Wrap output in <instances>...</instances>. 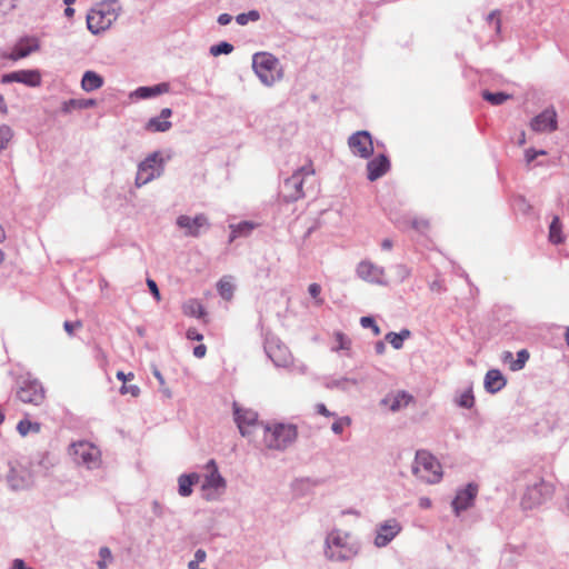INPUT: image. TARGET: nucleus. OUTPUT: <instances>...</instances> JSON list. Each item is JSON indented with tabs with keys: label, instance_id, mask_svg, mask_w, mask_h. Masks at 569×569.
Masks as SVG:
<instances>
[{
	"label": "nucleus",
	"instance_id": "c03bdc74",
	"mask_svg": "<svg viewBox=\"0 0 569 569\" xmlns=\"http://www.w3.org/2000/svg\"><path fill=\"white\" fill-rule=\"evenodd\" d=\"M70 106L72 108L86 109L96 106V100L93 99H81V100H70Z\"/></svg>",
	"mask_w": 569,
	"mask_h": 569
},
{
	"label": "nucleus",
	"instance_id": "58836bf2",
	"mask_svg": "<svg viewBox=\"0 0 569 569\" xmlns=\"http://www.w3.org/2000/svg\"><path fill=\"white\" fill-rule=\"evenodd\" d=\"M457 403L466 409H470L475 405V397L471 389H467L457 399Z\"/></svg>",
	"mask_w": 569,
	"mask_h": 569
},
{
	"label": "nucleus",
	"instance_id": "a211bd4d",
	"mask_svg": "<svg viewBox=\"0 0 569 569\" xmlns=\"http://www.w3.org/2000/svg\"><path fill=\"white\" fill-rule=\"evenodd\" d=\"M206 469L208 471V475L206 476L204 481L202 483V489L204 491L210 489H213L216 491L223 490L226 488V481L219 473L216 461L210 460L206 465Z\"/></svg>",
	"mask_w": 569,
	"mask_h": 569
},
{
	"label": "nucleus",
	"instance_id": "5701e85b",
	"mask_svg": "<svg viewBox=\"0 0 569 569\" xmlns=\"http://www.w3.org/2000/svg\"><path fill=\"white\" fill-rule=\"evenodd\" d=\"M507 383L506 378L498 369H491L486 373L485 388L490 393L500 391Z\"/></svg>",
	"mask_w": 569,
	"mask_h": 569
},
{
	"label": "nucleus",
	"instance_id": "6e6d98bb",
	"mask_svg": "<svg viewBox=\"0 0 569 569\" xmlns=\"http://www.w3.org/2000/svg\"><path fill=\"white\" fill-rule=\"evenodd\" d=\"M116 376L123 383L131 381L134 378V375L132 372L124 373L123 371H118Z\"/></svg>",
	"mask_w": 569,
	"mask_h": 569
},
{
	"label": "nucleus",
	"instance_id": "a878e982",
	"mask_svg": "<svg viewBox=\"0 0 569 569\" xmlns=\"http://www.w3.org/2000/svg\"><path fill=\"white\" fill-rule=\"evenodd\" d=\"M169 91L168 83H159L153 87H140L136 90V96L140 99H148L151 97H156L162 93H167Z\"/></svg>",
	"mask_w": 569,
	"mask_h": 569
},
{
	"label": "nucleus",
	"instance_id": "7ed1b4c3",
	"mask_svg": "<svg viewBox=\"0 0 569 569\" xmlns=\"http://www.w3.org/2000/svg\"><path fill=\"white\" fill-rule=\"evenodd\" d=\"M252 67L259 79L267 86L273 84L282 77L278 59L270 53H256L252 59Z\"/></svg>",
	"mask_w": 569,
	"mask_h": 569
},
{
	"label": "nucleus",
	"instance_id": "f03ea898",
	"mask_svg": "<svg viewBox=\"0 0 569 569\" xmlns=\"http://www.w3.org/2000/svg\"><path fill=\"white\" fill-rule=\"evenodd\" d=\"M120 7L117 1H103L94 6L87 14L88 29L98 34L108 30L118 19Z\"/></svg>",
	"mask_w": 569,
	"mask_h": 569
},
{
	"label": "nucleus",
	"instance_id": "72a5a7b5",
	"mask_svg": "<svg viewBox=\"0 0 569 569\" xmlns=\"http://www.w3.org/2000/svg\"><path fill=\"white\" fill-rule=\"evenodd\" d=\"M549 240L555 243H561L563 238L561 236V223L558 217H555L549 227Z\"/></svg>",
	"mask_w": 569,
	"mask_h": 569
},
{
	"label": "nucleus",
	"instance_id": "e433bc0d",
	"mask_svg": "<svg viewBox=\"0 0 569 569\" xmlns=\"http://www.w3.org/2000/svg\"><path fill=\"white\" fill-rule=\"evenodd\" d=\"M13 138L12 129L7 124L0 126V152L4 150Z\"/></svg>",
	"mask_w": 569,
	"mask_h": 569
},
{
	"label": "nucleus",
	"instance_id": "c85d7f7f",
	"mask_svg": "<svg viewBox=\"0 0 569 569\" xmlns=\"http://www.w3.org/2000/svg\"><path fill=\"white\" fill-rule=\"evenodd\" d=\"M199 481V475L197 473H190V475H182L179 477V493L182 497H188L192 492V486L196 485Z\"/></svg>",
	"mask_w": 569,
	"mask_h": 569
},
{
	"label": "nucleus",
	"instance_id": "2f4dec72",
	"mask_svg": "<svg viewBox=\"0 0 569 569\" xmlns=\"http://www.w3.org/2000/svg\"><path fill=\"white\" fill-rule=\"evenodd\" d=\"M481 96L492 106H500L511 98L510 94L505 92H490L488 90L482 91Z\"/></svg>",
	"mask_w": 569,
	"mask_h": 569
},
{
	"label": "nucleus",
	"instance_id": "4468645a",
	"mask_svg": "<svg viewBox=\"0 0 569 569\" xmlns=\"http://www.w3.org/2000/svg\"><path fill=\"white\" fill-rule=\"evenodd\" d=\"M20 82L29 87H38L41 84V76L37 70H20L6 73L1 77V83Z\"/></svg>",
	"mask_w": 569,
	"mask_h": 569
},
{
	"label": "nucleus",
	"instance_id": "b1692460",
	"mask_svg": "<svg viewBox=\"0 0 569 569\" xmlns=\"http://www.w3.org/2000/svg\"><path fill=\"white\" fill-rule=\"evenodd\" d=\"M103 86V78L96 73L94 71H86L82 80H81V88L87 91H93Z\"/></svg>",
	"mask_w": 569,
	"mask_h": 569
},
{
	"label": "nucleus",
	"instance_id": "f3484780",
	"mask_svg": "<svg viewBox=\"0 0 569 569\" xmlns=\"http://www.w3.org/2000/svg\"><path fill=\"white\" fill-rule=\"evenodd\" d=\"M478 493V486L469 483L465 489L457 492L456 498L452 501V507L456 513L463 511L472 506L473 500Z\"/></svg>",
	"mask_w": 569,
	"mask_h": 569
},
{
	"label": "nucleus",
	"instance_id": "0e129e2a",
	"mask_svg": "<svg viewBox=\"0 0 569 569\" xmlns=\"http://www.w3.org/2000/svg\"><path fill=\"white\" fill-rule=\"evenodd\" d=\"M13 569H28L26 563L23 562V560L21 559H16L13 561Z\"/></svg>",
	"mask_w": 569,
	"mask_h": 569
},
{
	"label": "nucleus",
	"instance_id": "1a4fd4ad",
	"mask_svg": "<svg viewBox=\"0 0 569 569\" xmlns=\"http://www.w3.org/2000/svg\"><path fill=\"white\" fill-rule=\"evenodd\" d=\"M9 472L7 475V481L13 490H22L29 488L33 478L29 467L18 460H11L8 462Z\"/></svg>",
	"mask_w": 569,
	"mask_h": 569
},
{
	"label": "nucleus",
	"instance_id": "4c0bfd02",
	"mask_svg": "<svg viewBox=\"0 0 569 569\" xmlns=\"http://www.w3.org/2000/svg\"><path fill=\"white\" fill-rule=\"evenodd\" d=\"M529 359V352L526 349H521L517 352V359L510 363V370H521Z\"/></svg>",
	"mask_w": 569,
	"mask_h": 569
},
{
	"label": "nucleus",
	"instance_id": "2eb2a0df",
	"mask_svg": "<svg viewBox=\"0 0 569 569\" xmlns=\"http://www.w3.org/2000/svg\"><path fill=\"white\" fill-rule=\"evenodd\" d=\"M530 127L536 132H547L553 131L557 128V113L552 109H546L538 116H536L531 122Z\"/></svg>",
	"mask_w": 569,
	"mask_h": 569
},
{
	"label": "nucleus",
	"instance_id": "5fc2aeb1",
	"mask_svg": "<svg viewBox=\"0 0 569 569\" xmlns=\"http://www.w3.org/2000/svg\"><path fill=\"white\" fill-rule=\"evenodd\" d=\"M336 339L339 343L337 349H347V348H349V346L351 343L350 340L346 341L343 335L340 332L336 333Z\"/></svg>",
	"mask_w": 569,
	"mask_h": 569
},
{
	"label": "nucleus",
	"instance_id": "aec40b11",
	"mask_svg": "<svg viewBox=\"0 0 569 569\" xmlns=\"http://www.w3.org/2000/svg\"><path fill=\"white\" fill-rule=\"evenodd\" d=\"M171 114L172 110L170 108L162 109L158 117L149 119L144 127L146 130L149 132H166L170 130L172 123L168 119Z\"/></svg>",
	"mask_w": 569,
	"mask_h": 569
},
{
	"label": "nucleus",
	"instance_id": "c9c22d12",
	"mask_svg": "<svg viewBox=\"0 0 569 569\" xmlns=\"http://www.w3.org/2000/svg\"><path fill=\"white\" fill-rule=\"evenodd\" d=\"M233 290L234 286L229 279L223 278L218 282V292L223 299L231 300Z\"/></svg>",
	"mask_w": 569,
	"mask_h": 569
},
{
	"label": "nucleus",
	"instance_id": "69168bd1",
	"mask_svg": "<svg viewBox=\"0 0 569 569\" xmlns=\"http://www.w3.org/2000/svg\"><path fill=\"white\" fill-rule=\"evenodd\" d=\"M419 505H420V507H422V508H429V507L431 506V501H430V499H429V498H421V499L419 500Z\"/></svg>",
	"mask_w": 569,
	"mask_h": 569
},
{
	"label": "nucleus",
	"instance_id": "412c9836",
	"mask_svg": "<svg viewBox=\"0 0 569 569\" xmlns=\"http://www.w3.org/2000/svg\"><path fill=\"white\" fill-rule=\"evenodd\" d=\"M39 44L38 40L33 38L21 39L12 49L11 53L8 56L10 60H19L29 56L32 51L38 50Z\"/></svg>",
	"mask_w": 569,
	"mask_h": 569
},
{
	"label": "nucleus",
	"instance_id": "8fccbe9b",
	"mask_svg": "<svg viewBox=\"0 0 569 569\" xmlns=\"http://www.w3.org/2000/svg\"><path fill=\"white\" fill-rule=\"evenodd\" d=\"M63 327L68 335L72 336L76 329H80L82 327V323L81 321H64Z\"/></svg>",
	"mask_w": 569,
	"mask_h": 569
},
{
	"label": "nucleus",
	"instance_id": "393cba45",
	"mask_svg": "<svg viewBox=\"0 0 569 569\" xmlns=\"http://www.w3.org/2000/svg\"><path fill=\"white\" fill-rule=\"evenodd\" d=\"M412 400V397L406 392H398L393 396L387 397L383 400L385 405H388L390 410L397 411L401 408L409 405V402Z\"/></svg>",
	"mask_w": 569,
	"mask_h": 569
},
{
	"label": "nucleus",
	"instance_id": "6ab92c4d",
	"mask_svg": "<svg viewBox=\"0 0 569 569\" xmlns=\"http://www.w3.org/2000/svg\"><path fill=\"white\" fill-rule=\"evenodd\" d=\"M390 169V161L385 154H380L367 164V176L370 181H375L386 174Z\"/></svg>",
	"mask_w": 569,
	"mask_h": 569
},
{
	"label": "nucleus",
	"instance_id": "13d9d810",
	"mask_svg": "<svg viewBox=\"0 0 569 569\" xmlns=\"http://www.w3.org/2000/svg\"><path fill=\"white\" fill-rule=\"evenodd\" d=\"M316 411H317V413L325 416V417L331 416V412L327 409V407L323 403H318L316 406Z\"/></svg>",
	"mask_w": 569,
	"mask_h": 569
},
{
	"label": "nucleus",
	"instance_id": "f257e3e1",
	"mask_svg": "<svg viewBox=\"0 0 569 569\" xmlns=\"http://www.w3.org/2000/svg\"><path fill=\"white\" fill-rule=\"evenodd\" d=\"M261 430L262 443L268 449L283 450L298 437L297 427L290 423L264 425Z\"/></svg>",
	"mask_w": 569,
	"mask_h": 569
},
{
	"label": "nucleus",
	"instance_id": "052dcab7",
	"mask_svg": "<svg viewBox=\"0 0 569 569\" xmlns=\"http://www.w3.org/2000/svg\"><path fill=\"white\" fill-rule=\"evenodd\" d=\"M206 559V551L202 549H198L194 553V560L197 562H202Z\"/></svg>",
	"mask_w": 569,
	"mask_h": 569
},
{
	"label": "nucleus",
	"instance_id": "f8f14e48",
	"mask_svg": "<svg viewBox=\"0 0 569 569\" xmlns=\"http://www.w3.org/2000/svg\"><path fill=\"white\" fill-rule=\"evenodd\" d=\"M177 226L183 230L184 236L197 238L201 234V230L208 229L210 224L207 216L199 213L193 218L186 214L179 216Z\"/></svg>",
	"mask_w": 569,
	"mask_h": 569
},
{
	"label": "nucleus",
	"instance_id": "3c124183",
	"mask_svg": "<svg viewBox=\"0 0 569 569\" xmlns=\"http://www.w3.org/2000/svg\"><path fill=\"white\" fill-rule=\"evenodd\" d=\"M147 284L152 293V296L156 298L157 301L161 300L160 291L158 289V286L154 280L147 279Z\"/></svg>",
	"mask_w": 569,
	"mask_h": 569
},
{
	"label": "nucleus",
	"instance_id": "9d476101",
	"mask_svg": "<svg viewBox=\"0 0 569 569\" xmlns=\"http://www.w3.org/2000/svg\"><path fill=\"white\" fill-rule=\"evenodd\" d=\"M315 174V169L312 163L302 167L300 170L296 171L290 178L284 181L286 194L284 198L287 201H296L303 197L302 184L305 176Z\"/></svg>",
	"mask_w": 569,
	"mask_h": 569
},
{
	"label": "nucleus",
	"instance_id": "39448f33",
	"mask_svg": "<svg viewBox=\"0 0 569 569\" xmlns=\"http://www.w3.org/2000/svg\"><path fill=\"white\" fill-rule=\"evenodd\" d=\"M350 536L340 530L332 531L327 538V555L332 560H345L352 558L355 551L349 541Z\"/></svg>",
	"mask_w": 569,
	"mask_h": 569
},
{
	"label": "nucleus",
	"instance_id": "37998d69",
	"mask_svg": "<svg viewBox=\"0 0 569 569\" xmlns=\"http://www.w3.org/2000/svg\"><path fill=\"white\" fill-rule=\"evenodd\" d=\"M310 296L316 300L317 306H321L323 303V299L320 297L321 287L318 283H311L308 288Z\"/></svg>",
	"mask_w": 569,
	"mask_h": 569
},
{
	"label": "nucleus",
	"instance_id": "0eeeda50",
	"mask_svg": "<svg viewBox=\"0 0 569 569\" xmlns=\"http://www.w3.org/2000/svg\"><path fill=\"white\" fill-rule=\"evenodd\" d=\"M234 421L243 437H249L257 430H261L264 425L258 420V413L251 409L243 408L233 402Z\"/></svg>",
	"mask_w": 569,
	"mask_h": 569
},
{
	"label": "nucleus",
	"instance_id": "a19ab883",
	"mask_svg": "<svg viewBox=\"0 0 569 569\" xmlns=\"http://www.w3.org/2000/svg\"><path fill=\"white\" fill-rule=\"evenodd\" d=\"M259 19H260V14L257 10H251L248 13H240L236 17V21L240 26H244L249 21H258Z\"/></svg>",
	"mask_w": 569,
	"mask_h": 569
},
{
	"label": "nucleus",
	"instance_id": "4be33fe9",
	"mask_svg": "<svg viewBox=\"0 0 569 569\" xmlns=\"http://www.w3.org/2000/svg\"><path fill=\"white\" fill-rule=\"evenodd\" d=\"M358 277L368 282H381L383 270L369 261H362L358 264Z\"/></svg>",
	"mask_w": 569,
	"mask_h": 569
},
{
	"label": "nucleus",
	"instance_id": "a18cd8bd",
	"mask_svg": "<svg viewBox=\"0 0 569 569\" xmlns=\"http://www.w3.org/2000/svg\"><path fill=\"white\" fill-rule=\"evenodd\" d=\"M120 393L121 395H130L132 397H138L140 395V388L136 385H128L126 382V383H122V386L120 388Z\"/></svg>",
	"mask_w": 569,
	"mask_h": 569
},
{
	"label": "nucleus",
	"instance_id": "f704fd0d",
	"mask_svg": "<svg viewBox=\"0 0 569 569\" xmlns=\"http://www.w3.org/2000/svg\"><path fill=\"white\" fill-rule=\"evenodd\" d=\"M113 562V556L108 547L99 549V560L97 561L98 569H108L109 565Z\"/></svg>",
	"mask_w": 569,
	"mask_h": 569
},
{
	"label": "nucleus",
	"instance_id": "774afa93",
	"mask_svg": "<svg viewBox=\"0 0 569 569\" xmlns=\"http://www.w3.org/2000/svg\"><path fill=\"white\" fill-rule=\"evenodd\" d=\"M64 14H66L68 18H71V17H73V14H74V10H73L70 6H68V7L66 8V10H64Z\"/></svg>",
	"mask_w": 569,
	"mask_h": 569
},
{
	"label": "nucleus",
	"instance_id": "bf43d9fd",
	"mask_svg": "<svg viewBox=\"0 0 569 569\" xmlns=\"http://www.w3.org/2000/svg\"><path fill=\"white\" fill-rule=\"evenodd\" d=\"M232 20V17L228 13H222L218 17V22L221 24V26H226L228 23H230Z\"/></svg>",
	"mask_w": 569,
	"mask_h": 569
},
{
	"label": "nucleus",
	"instance_id": "dca6fc26",
	"mask_svg": "<svg viewBox=\"0 0 569 569\" xmlns=\"http://www.w3.org/2000/svg\"><path fill=\"white\" fill-rule=\"evenodd\" d=\"M400 530L401 526L397 520H387L379 527L375 538V545L377 547L387 546L400 532Z\"/></svg>",
	"mask_w": 569,
	"mask_h": 569
},
{
	"label": "nucleus",
	"instance_id": "4d7b16f0",
	"mask_svg": "<svg viewBox=\"0 0 569 569\" xmlns=\"http://www.w3.org/2000/svg\"><path fill=\"white\" fill-rule=\"evenodd\" d=\"M206 352H207V347L204 345H199V346L194 347V349H193V355L197 358H203L206 356Z\"/></svg>",
	"mask_w": 569,
	"mask_h": 569
},
{
	"label": "nucleus",
	"instance_id": "09e8293b",
	"mask_svg": "<svg viewBox=\"0 0 569 569\" xmlns=\"http://www.w3.org/2000/svg\"><path fill=\"white\" fill-rule=\"evenodd\" d=\"M488 21H489V23H492L495 26V29H496L497 32L500 31L501 21H500V17H499V12L498 11H492L488 16Z\"/></svg>",
	"mask_w": 569,
	"mask_h": 569
},
{
	"label": "nucleus",
	"instance_id": "9b49d317",
	"mask_svg": "<svg viewBox=\"0 0 569 569\" xmlns=\"http://www.w3.org/2000/svg\"><path fill=\"white\" fill-rule=\"evenodd\" d=\"M17 397L24 403L40 406L46 398L42 385L37 380H24L17 391Z\"/></svg>",
	"mask_w": 569,
	"mask_h": 569
},
{
	"label": "nucleus",
	"instance_id": "bb28decb",
	"mask_svg": "<svg viewBox=\"0 0 569 569\" xmlns=\"http://www.w3.org/2000/svg\"><path fill=\"white\" fill-rule=\"evenodd\" d=\"M373 152L371 136L367 131H358V153L368 158Z\"/></svg>",
	"mask_w": 569,
	"mask_h": 569
},
{
	"label": "nucleus",
	"instance_id": "338daca9",
	"mask_svg": "<svg viewBox=\"0 0 569 569\" xmlns=\"http://www.w3.org/2000/svg\"><path fill=\"white\" fill-rule=\"evenodd\" d=\"M385 348L386 347H385V343L382 341H378L376 343V351H377V353H383Z\"/></svg>",
	"mask_w": 569,
	"mask_h": 569
},
{
	"label": "nucleus",
	"instance_id": "6e6552de",
	"mask_svg": "<svg viewBox=\"0 0 569 569\" xmlns=\"http://www.w3.org/2000/svg\"><path fill=\"white\" fill-rule=\"evenodd\" d=\"M73 459L78 465H83L88 469H93L100 466L101 453L100 450L90 442L79 441L71 446Z\"/></svg>",
	"mask_w": 569,
	"mask_h": 569
},
{
	"label": "nucleus",
	"instance_id": "79ce46f5",
	"mask_svg": "<svg viewBox=\"0 0 569 569\" xmlns=\"http://www.w3.org/2000/svg\"><path fill=\"white\" fill-rule=\"evenodd\" d=\"M233 46L228 42H221L210 48V53L214 57L220 54H228L232 52Z\"/></svg>",
	"mask_w": 569,
	"mask_h": 569
},
{
	"label": "nucleus",
	"instance_id": "ea45409f",
	"mask_svg": "<svg viewBox=\"0 0 569 569\" xmlns=\"http://www.w3.org/2000/svg\"><path fill=\"white\" fill-rule=\"evenodd\" d=\"M412 229L420 233H426L430 229V221L426 218H413L410 222Z\"/></svg>",
	"mask_w": 569,
	"mask_h": 569
},
{
	"label": "nucleus",
	"instance_id": "864d4df0",
	"mask_svg": "<svg viewBox=\"0 0 569 569\" xmlns=\"http://www.w3.org/2000/svg\"><path fill=\"white\" fill-rule=\"evenodd\" d=\"M187 338L189 340H196L201 341L203 339V336L197 331L194 328H189L186 333Z\"/></svg>",
	"mask_w": 569,
	"mask_h": 569
},
{
	"label": "nucleus",
	"instance_id": "7c9ffc66",
	"mask_svg": "<svg viewBox=\"0 0 569 569\" xmlns=\"http://www.w3.org/2000/svg\"><path fill=\"white\" fill-rule=\"evenodd\" d=\"M410 331L408 329L401 330L399 333L389 332L386 336V340L395 348L400 349L403 345V341L409 338Z\"/></svg>",
	"mask_w": 569,
	"mask_h": 569
},
{
	"label": "nucleus",
	"instance_id": "680f3d73",
	"mask_svg": "<svg viewBox=\"0 0 569 569\" xmlns=\"http://www.w3.org/2000/svg\"><path fill=\"white\" fill-rule=\"evenodd\" d=\"M0 113H2V114L8 113V106H7V102L2 94H0Z\"/></svg>",
	"mask_w": 569,
	"mask_h": 569
},
{
	"label": "nucleus",
	"instance_id": "cd10ccee",
	"mask_svg": "<svg viewBox=\"0 0 569 569\" xmlns=\"http://www.w3.org/2000/svg\"><path fill=\"white\" fill-rule=\"evenodd\" d=\"M257 227L253 222L250 221H242L237 224H230L231 233L229 238V242L234 241V239L239 237H247L249 236L252 230Z\"/></svg>",
	"mask_w": 569,
	"mask_h": 569
},
{
	"label": "nucleus",
	"instance_id": "603ef678",
	"mask_svg": "<svg viewBox=\"0 0 569 569\" xmlns=\"http://www.w3.org/2000/svg\"><path fill=\"white\" fill-rule=\"evenodd\" d=\"M538 154H546L545 151H536L535 149H527L526 150V153H525V157H526V161L527 163H531Z\"/></svg>",
	"mask_w": 569,
	"mask_h": 569
},
{
	"label": "nucleus",
	"instance_id": "423d86ee",
	"mask_svg": "<svg viewBox=\"0 0 569 569\" xmlns=\"http://www.w3.org/2000/svg\"><path fill=\"white\" fill-rule=\"evenodd\" d=\"M553 491L555 488L552 483L540 480L538 483L527 488L521 498V506L523 509H533L549 500Z\"/></svg>",
	"mask_w": 569,
	"mask_h": 569
},
{
	"label": "nucleus",
	"instance_id": "49530a36",
	"mask_svg": "<svg viewBox=\"0 0 569 569\" xmlns=\"http://www.w3.org/2000/svg\"><path fill=\"white\" fill-rule=\"evenodd\" d=\"M360 323L365 328H372L373 333L376 336L380 333V330H379L378 326L376 325V321L372 317H362L360 319Z\"/></svg>",
	"mask_w": 569,
	"mask_h": 569
},
{
	"label": "nucleus",
	"instance_id": "ddd939ff",
	"mask_svg": "<svg viewBox=\"0 0 569 569\" xmlns=\"http://www.w3.org/2000/svg\"><path fill=\"white\" fill-rule=\"evenodd\" d=\"M162 160L159 158V153L154 152L147 157L138 168L136 183L137 186H143L150 182L159 174V167Z\"/></svg>",
	"mask_w": 569,
	"mask_h": 569
},
{
	"label": "nucleus",
	"instance_id": "473e14b6",
	"mask_svg": "<svg viewBox=\"0 0 569 569\" xmlns=\"http://www.w3.org/2000/svg\"><path fill=\"white\" fill-rule=\"evenodd\" d=\"M17 430L20 436L26 437L29 432H40L41 425L39 422H32L28 419H23L18 422Z\"/></svg>",
	"mask_w": 569,
	"mask_h": 569
},
{
	"label": "nucleus",
	"instance_id": "c756f323",
	"mask_svg": "<svg viewBox=\"0 0 569 569\" xmlns=\"http://www.w3.org/2000/svg\"><path fill=\"white\" fill-rule=\"evenodd\" d=\"M182 309L183 313L190 317L200 318L204 315L203 306L196 299H190L184 302Z\"/></svg>",
	"mask_w": 569,
	"mask_h": 569
},
{
	"label": "nucleus",
	"instance_id": "e2e57ef3",
	"mask_svg": "<svg viewBox=\"0 0 569 569\" xmlns=\"http://www.w3.org/2000/svg\"><path fill=\"white\" fill-rule=\"evenodd\" d=\"M502 360H503L505 362H509V365H510L512 361H515V360H513V355H512V352H510V351H505V352L502 353Z\"/></svg>",
	"mask_w": 569,
	"mask_h": 569
},
{
	"label": "nucleus",
	"instance_id": "de8ad7c7",
	"mask_svg": "<svg viewBox=\"0 0 569 569\" xmlns=\"http://www.w3.org/2000/svg\"><path fill=\"white\" fill-rule=\"evenodd\" d=\"M350 425H351L350 418L340 419L332 423L331 429L335 433H341L343 431L345 427L350 426Z\"/></svg>",
	"mask_w": 569,
	"mask_h": 569
},
{
	"label": "nucleus",
	"instance_id": "20e7f679",
	"mask_svg": "<svg viewBox=\"0 0 569 569\" xmlns=\"http://www.w3.org/2000/svg\"><path fill=\"white\" fill-rule=\"evenodd\" d=\"M412 471L419 479L429 483L438 482L442 476L439 461L425 450L416 453Z\"/></svg>",
	"mask_w": 569,
	"mask_h": 569
}]
</instances>
